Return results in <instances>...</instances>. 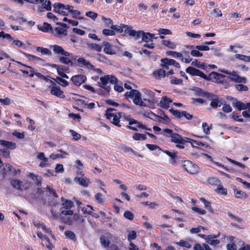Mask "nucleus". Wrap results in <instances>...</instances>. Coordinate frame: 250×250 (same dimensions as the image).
Segmentation results:
<instances>
[{
    "label": "nucleus",
    "mask_w": 250,
    "mask_h": 250,
    "mask_svg": "<svg viewBox=\"0 0 250 250\" xmlns=\"http://www.w3.org/2000/svg\"><path fill=\"white\" fill-rule=\"evenodd\" d=\"M113 111H116V110L113 108H108L106 110L105 114L106 117L107 119L110 121L114 125L118 127H121L122 125L120 124V119L122 117V114H124L121 112H113ZM124 117L125 120L129 122L128 125L126 126V128L127 129L133 131H137V128L132 126L133 125H136V126L139 128L145 129L148 131H151V129L150 128L146 127V125L143 124L142 123L131 118L130 115L126 116L124 114Z\"/></svg>",
    "instance_id": "1"
},
{
    "label": "nucleus",
    "mask_w": 250,
    "mask_h": 250,
    "mask_svg": "<svg viewBox=\"0 0 250 250\" xmlns=\"http://www.w3.org/2000/svg\"><path fill=\"white\" fill-rule=\"evenodd\" d=\"M186 71L191 76H199L207 81H211L214 83L222 84L227 83V80H225L226 76L216 72L212 71L207 76L202 71L192 66L187 67Z\"/></svg>",
    "instance_id": "2"
},
{
    "label": "nucleus",
    "mask_w": 250,
    "mask_h": 250,
    "mask_svg": "<svg viewBox=\"0 0 250 250\" xmlns=\"http://www.w3.org/2000/svg\"><path fill=\"white\" fill-rule=\"evenodd\" d=\"M124 86L126 89L130 90L125 92L124 95L127 100L132 99L133 103L137 105L146 106V104L142 101L141 94L139 90L132 89L131 86L127 83H125Z\"/></svg>",
    "instance_id": "3"
},
{
    "label": "nucleus",
    "mask_w": 250,
    "mask_h": 250,
    "mask_svg": "<svg viewBox=\"0 0 250 250\" xmlns=\"http://www.w3.org/2000/svg\"><path fill=\"white\" fill-rule=\"evenodd\" d=\"M163 132L167 133V137H170V142L176 144V146L177 148L184 149L185 145L188 143V137H183L181 135L173 132V130L169 128H165Z\"/></svg>",
    "instance_id": "4"
},
{
    "label": "nucleus",
    "mask_w": 250,
    "mask_h": 250,
    "mask_svg": "<svg viewBox=\"0 0 250 250\" xmlns=\"http://www.w3.org/2000/svg\"><path fill=\"white\" fill-rule=\"evenodd\" d=\"M101 83H99V86L101 88L100 89L101 92L103 94H108L110 91V87L106 85L109 82L110 83L114 84L117 83L118 79L116 77L113 76L106 75L100 78Z\"/></svg>",
    "instance_id": "5"
},
{
    "label": "nucleus",
    "mask_w": 250,
    "mask_h": 250,
    "mask_svg": "<svg viewBox=\"0 0 250 250\" xmlns=\"http://www.w3.org/2000/svg\"><path fill=\"white\" fill-rule=\"evenodd\" d=\"M220 71L227 75H229V76L228 77V78L231 81L236 83H247V79L246 77L240 76L237 71L233 70L232 72H230L229 70L224 69L221 70Z\"/></svg>",
    "instance_id": "6"
},
{
    "label": "nucleus",
    "mask_w": 250,
    "mask_h": 250,
    "mask_svg": "<svg viewBox=\"0 0 250 250\" xmlns=\"http://www.w3.org/2000/svg\"><path fill=\"white\" fill-rule=\"evenodd\" d=\"M61 200L62 202V206L63 208L66 210L61 211V213L64 215H72L73 211L71 210V208L74 206V203L71 200H67L63 197H62Z\"/></svg>",
    "instance_id": "7"
},
{
    "label": "nucleus",
    "mask_w": 250,
    "mask_h": 250,
    "mask_svg": "<svg viewBox=\"0 0 250 250\" xmlns=\"http://www.w3.org/2000/svg\"><path fill=\"white\" fill-rule=\"evenodd\" d=\"M182 167L188 173L191 174H196L198 171V166L189 160L183 161Z\"/></svg>",
    "instance_id": "8"
},
{
    "label": "nucleus",
    "mask_w": 250,
    "mask_h": 250,
    "mask_svg": "<svg viewBox=\"0 0 250 250\" xmlns=\"http://www.w3.org/2000/svg\"><path fill=\"white\" fill-rule=\"evenodd\" d=\"M11 184L14 188L21 191L27 190L30 187V183L28 181L23 182L17 179L11 180Z\"/></svg>",
    "instance_id": "9"
},
{
    "label": "nucleus",
    "mask_w": 250,
    "mask_h": 250,
    "mask_svg": "<svg viewBox=\"0 0 250 250\" xmlns=\"http://www.w3.org/2000/svg\"><path fill=\"white\" fill-rule=\"evenodd\" d=\"M49 66H51L53 68H55L57 69L58 74L62 78L68 79V76L65 73V72H68L69 68L68 67L62 65H59L56 64H49Z\"/></svg>",
    "instance_id": "10"
},
{
    "label": "nucleus",
    "mask_w": 250,
    "mask_h": 250,
    "mask_svg": "<svg viewBox=\"0 0 250 250\" xmlns=\"http://www.w3.org/2000/svg\"><path fill=\"white\" fill-rule=\"evenodd\" d=\"M211 95H209V97L207 98L208 100L211 101L210 103V106L213 108L220 107L223 104L222 103V100L216 95H214L211 93Z\"/></svg>",
    "instance_id": "11"
},
{
    "label": "nucleus",
    "mask_w": 250,
    "mask_h": 250,
    "mask_svg": "<svg viewBox=\"0 0 250 250\" xmlns=\"http://www.w3.org/2000/svg\"><path fill=\"white\" fill-rule=\"evenodd\" d=\"M86 77L84 75L79 74L73 76L71 80L73 84L77 86H80L86 81Z\"/></svg>",
    "instance_id": "12"
},
{
    "label": "nucleus",
    "mask_w": 250,
    "mask_h": 250,
    "mask_svg": "<svg viewBox=\"0 0 250 250\" xmlns=\"http://www.w3.org/2000/svg\"><path fill=\"white\" fill-rule=\"evenodd\" d=\"M49 88L50 89V93L52 95L62 99H64L65 97L63 91L61 89V88L59 86H49Z\"/></svg>",
    "instance_id": "13"
},
{
    "label": "nucleus",
    "mask_w": 250,
    "mask_h": 250,
    "mask_svg": "<svg viewBox=\"0 0 250 250\" xmlns=\"http://www.w3.org/2000/svg\"><path fill=\"white\" fill-rule=\"evenodd\" d=\"M54 54L58 55H62L66 57H69L71 55L68 52L65 51L61 46L55 44L52 46Z\"/></svg>",
    "instance_id": "14"
},
{
    "label": "nucleus",
    "mask_w": 250,
    "mask_h": 250,
    "mask_svg": "<svg viewBox=\"0 0 250 250\" xmlns=\"http://www.w3.org/2000/svg\"><path fill=\"white\" fill-rule=\"evenodd\" d=\"M78 65L81 67L85 66L89 69L93 70L94 66L88 61L83 58H80L77 60Z\"/></svg>",
    "instance_id": "15"
},
{
    "label": "nucleus",
    "mask_w": 250,
    "mask_h": 250,
    "mask_svg": "<svg viewBox=\"0 0 250 250\" xmlns=\"http://www.w3.org/2000/svg\"><path fill=\"white\" fill-rule=\"evenodd\" d=\"M37 159L42 161L39 165L40 167H45L49 165L48 164V159L45 156L43 152H39L37 156Z\"/></svg>",
    "instance_id": "16"
},
{
    "label": "nucleus",
    "mask_w": 250,
    "mask_h": 250,
    "mask_svg": "<svg viewBox=\"0 0 250 250\" xmlns=\"http://www.w3.org/2000/svg\"><path fill=\"white\" fill-rule=\"evenodd\" d=\"M168 60V58H163L161 60V66L163 68L166 69V70H169L168 72L167 73V75H172L174 74V71L173 69L170 68V63H168L167 61Z\"/></svg>",
    "instance_id": "17"
},
{
    "label": "nucleus",
    "mask_w": 250,
    "mask_h": 250,
    "mask_svg": "<svg viewBox=\"0 0 250 250\" xmlns=\"http://www.w3.org/2000/svg\"><path fill=\"white\" fill-rule=\"evenodd\" d=\"M42 3V6H40L38 9V12L39 13H41L43 12V9H45L47 11L51 10V2L50 0H44L42 2H40Z\"/></svg>",
    "instance_id": "18"
},
{
    "label": "nucleus",
    "mask_w": 250,
    "mask_h": 250,
    "mask_svg": "<svg viewBox=\"0 0 250 250\" xmlns=\"http://www.w3.org/2000/svg\"><path fill=\"white\" fill-rule=\"evenodd\" d=\"M172 102V101L167 96H163L160 102L159 105L163 108L167 109L169 107L170 103Z\"/></svg>",
    "instance_id": "19"
},
{
    "label": "nucleus",
    "mask_w": 250,
    "mask_h": 250,
    "mask_svg": "<svg viewBox=\"0 0 250 250\" xmlns=\"http://www.w3.org/2000/svg\"><path fill=\"white\" fill-rule=\"evenodd\" d=\"M220 232L218 233L217 235L215 234H211L209 235L210 237H208L206 242L212 246H217L220 244V241L219 240L215 239L220 236Z\"/></svg>",
    "instance_id": "20"
},
{
    "label": "nucleus",
    "mask_w": 250,
    "mask_h": 250,
    "mask_svg": "<svg viewBox=\"0 0 250 250\" xmlns=\"http://www.w3.org/2000/svg\"><path fill=\"white\" fill-rule=\"evenodd\" d=\"M38 29L43 32L53 33V29L51 25L46 22H44L42 25H38Z\"/></svg>",
    "instance_id": "21"
},
{
    "label": "nucleus",
    "mask_w": 250,
    "mask_h": 250,
    "mask_svg": "<svg viewBox=\"0 0 250 250\" xmlns=\"http://www.w3.org/2000/svg\"><path fill=\"white\" fill-rule=\"evenodd\" d=\"M67 30L62 27H57L53 30V35L57 37L61 38L62 35L66 36L67 35Z\"/></svg>",
    "instance_id": "22"
},
{
    "label": "nucleus",
    "mask_w": 250,
    "mask_h": 250,
    "mask_svg": "<svg viewBox=\"0 0 250 250\" xmlns=\"http://www.w3.org/2000/svg\"><path fill=\"white\" fill-rule=\"evenodd\" d=\"M193 90L194 91L195 94L198 96H203L207 98L209 97V95H211V93L205 91L202 89L198 87H195Z\"/></svg>",
    "instance_id": "23"
},
{
    "label": "nucleus",
    "mask_w": 250,
    "mask_h": 250,
    "mask_svg": "<svg viewBox=\"0 0 250 250\" xmlns=\"http://www.w3.org/2000/svg\"><path fill=\"white\" fill-rule=\"evenodd\" d=\"M163 152L170 157V162L171 164H176V159L178 158L177 152H172L167 150H163Z\"/></svg>",
    "instance_id": "24"
},
{
    "label": "nucleus",
    "mask_w": 250,
    "mask_h": 250,
    "mask_svg": "<svg viewBox=\"0 0 250 250\" xmlns=\"http://www.w3.org/2000/svg\"><path fill=\"white\" fill-rule=\"evenodd\" d=\"M186 139L188 140V143H190L191 145L192 146V147H196V146H195V145H197V146H202L205 148H209L210 147L209 145H208L206 144H205L204 143H202V142L194 140H193L189 138H188V139Z\"/></svg>",
    "instance_id": "25"
},
{
    "label": "nucleus",
    "mask_w": 250,
    "mask_h": 250,
    "mask_svg": "<svg viewBox=\"0 0 250 250\" xmlns=\"http://www.w3.org/2000/svg\"><path fill=\"white\" fill-rule=\"evenodd\" d=\"M75 180L80 185L85 187H88L89 184L90 183V179L86 177L83 178L76 177L75 178Z\"/></svg>",
    "instance_id": "26"
},
{
    "label": "nucleus",
    "mask_w": 250,
    "mask_h": 250,
    "mask_svg": "<svg viewBox=\"0 0 250 250\" xmlns=\"http://www.w3.org/2000/svg\"><path fill=\"white\" fill-rule=\"evenodd\" d=\"M0 145L6 147L5 148L14 149L16 148V143L7 141L0 140Z\"/></svg>",
    "instance_id": "27"
},
{
    "label": "nucleus",
    "mask_w": 250,
    "mask_h": 250,
    "mask_svg": "<svg viewBox=\"0 0 250 250\" xmlns=\"http://www.w3.org/2000/svg\"><path fill=\"white\" fill-rule=\"evenodd\" d=\"M103 45L105 46L104 49V51L105 53L109 55H113L115 53V52L112 50V46L110 43L104 41L103 42Z\"/></svg>",
    "instance_id": "28"
},
{
    "label": "nucleus",
    "mask_w": 250,
    "mask_h": 250,
    "mask_svg": "<svg viewBox=\"0 0 250 250\" xmlns=\"http://www.w3.org/2000/svg\"><path fill=\"white\" fill-rule=\"evenodd\" d=\"M153 75L156 79H160L166 76V73L164 69L160 68L154 71L153 72Z\"/></svg>",
    "instance_id": "29"
},
{
    "label": "nucleus",
    "mask_w": 250,
    "mask_h": 250,
    "mask_svg": "<svg viewBox=\"0 0 250 250\" xmlns=\"http://www.w3.org/2000/svg\"><path fill=\"white\" fill-rule=\"evenodd\" d=\"M207 182L208 184L211 186H219V185L221 184V181L217 177H210L208 178Z\"/></svg>",
    "instance_id": "30"
},
{
    "label": "nucleus",
    "mask_w": 250,
    "mask_h": 250,
    "mask_svg": "<svg viewBox=\"0 0 250 250\" xmlns=\"http://www.w3.org/2000/svg\"><path fill=\"white\" fill-rule=\"evenodd\" d=\"M143 92L148 97L150 100L154 103L156 102L155 94L154 92L148 89L144 88L143 89Z\"/></svg>",
    "instance_id": "31"
},
{
    "label": "nucleus",
    "mask_w": 250,
    "mask_h": 250,
    "mask_svg": "<svg viewBox=\"0 0 250 250\" xmlns=\"http://www.w3.org/2000/svg\"><path fill=\"white\" fill-rule=\"evenodd\" d=\"M54 11L55 13H59L60 14L62 10H64L65 8V5L62 3L56 2L53 5Z\"/></svg>",
    "instance_id": "32"
},
{
    "label": "nucleus",
    "mask_w": 250,
    "mask_h": 250,
    "mask_svg": "<svg viewBox=\"0 0 250 250\" xmlns=\"http://www.w3.org/2000/svg\"><path fill=\"white\" fill-rule=\"evenodd\" d=\"M200 200L204 204L205 207L210 213H213V209L211 206V202L207 200L205 198L201 197Z\"/></svg>",
    "instance_id": "33"
},
{
    "label": "nucleus",
    "mask_w": 250,
    "mask_h": 250,
    "mask_svg": "<svg viewBox=\"0 0 250 250\" xmlns=\"http://www.w3.org/2000/svg\"><path fill=\"white\" fill-rule=\"evenodd\" d=\"M235 101H236V102L232 103V105L234 107L236 108L238 110L247 109V106L244 103L240 101H237L236 99H235Z\"/></svg>",
    "instance_id": "34"
},
{
    "label": "nucleus",
    "mask_w": 250,
    "mask_h": 250,
    "mask_svg": "<svg viewBox=\"0 0 250 250\" xmlns=\"http://www.w3.org/2000/svg\"><path fill=\"white\" fill-rule=\"evenodd\" d=\"M52 80L57 82L58 84L61 85L62 86L66 87L69 84L68 81L62 79L61 76H57L56 78H51Z\"/></svg>",
    "instance_id": "35"
},
{
    "label": "nucleus",
    "mask_w": 250,
    "mask_h": 250,
    "mask_svg": "<svg viewBox=\"0 0 250 250\" xmlns=\"http://www.w3.org/2000/svg\"><path fill=\"white\" fill-rule=\"evenodd\" d=\"M25 56L30 61L41 62L42 63H44L45 62V60H44L41 58H40L39 57H37L35 55H31V54H25Z\"/></svg>",
    "instance_id": "36"
},
{
    "label": "nucleus",
    "mask_w": 250,
    "mask_h": 250,
    "mask_svg": "<svg viewBox=\"0 0 250 250\" xmlns=\"http://www.w3.org/2000/svg\"><path fill=\"white\" fill-rule=\"evenodd\" d=\"M234 196L237 198H247L249 197L248 195L245 192L234 189Z\"/></svg>",
    "instance_id": "37"
},
{
    "label": "nucleus",
    "mask_w": 250,
    "mask_h": 250,
    "mask_svg": "<svg viewBox=\"0 0 250 250\" xmlns=\"http://www.w3.org/2000/svg\"><path fill=\"white\" fill-rule=\"evenodd\" d=\"M161 44L168 48L172 49H175L176 47V45L174 42L169 40H163L161 41Z\"/></svg>",
    "instance_id": "38"
},
{
    "label": "nucleus",
    "mask_w": 250,
    "mask_h": 250,
    "mask_svg": "<svg viewBox=\"0 0 250 250\" xmlns=\"http://www.w3.org/2000/svg\"><path fill=\"white\" fill-rule=\"evenodd\" d=\"M130 27L129 32V36L134 37L136 39H139L141 36V33H144L143 31L139 30L136 31V30H133Z\"/></svg>",
    "instance_id": "39"
},
{
    "label": "nucleus",
    "mask_w": 250,
    "mask_h": 250,
    "mask_svg": "<svg viewBox=\"0 0 250 250\" xmlns=\"http://www.w3.org/2000/svg\"><path fill=\"white\" fill-rule=\"evenodd\" d=\"M191 65L196 66L198 68H202L204 70H206L208 68V66L204 62H201L198 61L197 60H195L191 62Z\"/></svg>",
    "instance_id": "40"
},
{
    "label": "nucleus",
    "mask_w": 250,
    "mask_h": 250,
    "mask_svg": "<svg viewBox=\"0 0 250 250\" xmlns=\"http://www.w3.org/2000/svg\"><path fill=\"white\" fill-rule=\"evenodd\" d=\"M100 242L101 245L105 248L109 247L110 243V241L104 235H102L100 238Z\"/></svg>",
    "instance_id": "41"
},
{
    "label": "nucleus",
    "mask_w": 250,
    "mask_h": 250,
    "mask_svg": "<svg viewBox=\"0 0 250 250\" xmlns=\"http://www.w3.org/2000/svg\"><path fill=\"white\" fill-rule=\"evenodd\" d=\"M59 61L62 63L67 64L70 66H72L73 64L72 61L68 58V57L64 56L60 57L59 58Z\"/></svg>",
    "instance_id": "42"
},
{
    "label": "nucleus",
    "mask_w": 250,
    "mask_h": 250,
    "mask_svg": "<svg viewBox=\"0 0 250 250\" xmlns=\"http://www.w3.org/2000/svg\"><path fill=\"white\" fill-rule=\"evenodd\" d=\"M88 48L91 50H96L97 52H100L102 49V46L95 43H91L87 44Z\"/></svg>",
    "instance_id": "43"
},
{
    "label": "nucleus",
    "mask_w": 250,
    "mask_h": 250,
    "mask_svg": "<svg viewBox=\"0 0 250 250\" xmlns=\"http://www.w3.org/2000/svg\"><path fill=\"white\" fill-rule=\"evenodd\" d=\"M132 138L135 141L145 140L146 139V133H135L132 136Z\"/></svg>",
    "instance_id": "44"
},
{
    "label": "nucleus",
    "mask_w": 250,
    "mask_h": 250,
    "mask_svg": "<svg viewBox=\"0 0 250 250\" xmlns=\"http://www.w3.org/2000/svg\"><path fill=\"white\" fill-rule=\"evenodd\" d=\"M71 14H72V17L74 19H78V20H83L84 21L88 20L87 18H84L83 17H78L81 13L79 11L77 10H73L71 11Z\"/></svg>",
    "instance_id": "45"
},
{
    "label": "nucleus",
    "mask_w": 250,
    "mask_h": 250,
    "mask_svg": "<svg viewBox=\"0 0 250 250\" xmlns=\"http://www.w3.org/2000/svg\"><path fill=\"white\" fill-rule=\"evenodd\" d=\"M166 54L167 56H170L175 58H181L182 57V53L176 51H167Z\"/></svg>",
    "instance_id": "46"
},
{
    "label": "nucleus",
    "mask_w": 250,
    "mask_h": 250,
    "mask_svg": "<svg viewBox=\"0 0 250 250\" xmlns=\"http://www.w3.org/2000/svg\"><path fill=\"white\" fill-rule=\"evenodd\" d=\"M36 50L38 52H41L42 54L51 55L52 53L51 51L46 48H43V47H37Z\"/></svg>",
    "instance_id": "47"
},
{
    "label": "nucleus",
    "mask_w": 250,
    "mask_h": 250,
    "mask_svg": "<svg viewBox=\"0 0 250 250\" xmlns=\"http://www.w3.org/2000/svg\"><path fill=\"white\" fill-rule=\"evenodd\" d=\"M215 191L219 194L221 195H226L228 193L227 189L224 188L223 186H221V184L219 185V186H217V188L215 189Z\"/></svg>",
    "instance_id": "48"
},
{
    "label": "nucleus",
    "mask_w": 250,
    "mask_h": 250,
    "mask_svg": "<svg viewBox=\"0 0 250 250\" xmlns=\"http://www.w3.org/2000/svg\"><path fill=\"white\" fill-rule=\"evenodd\" d=\"M235 57L239 60H242L246 62H250V56H246L242 54H236Z\"/></svg>",
    "instance_id": "49"
},
{
    "label": "nucleus",
    "mask_w": 250,
    "mask_h": 250,
    "mask_svg": "<svg viewBox=\"0 0 250 250\" xmlns=\"http://www.w3.org/2000/svg\"><path fill=\"white\" fill-rule=\"evenodd\" d=\"M169 111L175 117L180 119L182 117V111L180 112L177 109H174L171 108L169 110Z\"/></svg>",
    "instance_id": "50"
},
{
    "label": "nucleus",
    "mask_w": 250,
    "mask_h": 250,
    "mask_svg": "<svg viewBox=\"0 0 250 250\" xmlns=\"http://www.w3.org/2000/svg\"><path fill=\"white\" fill-rule=\"evenodd\" d=\"M64 234L66 237L70 239L71 240L76 241L77 238L75 233L71 230H66L65 231Z\"/></svg>",
    "instance_id": "51"
},
{
    "label": "nucleus",
    "mask_w": 250,
    "mask_h": 250,
    "mask_svg": "<svg viewBox=\"0 0 250 250\" xmlns=\"http://www.w3.org/2000/svg\"><path fill=\"white\" fill-rule=\"evenodd\" d=\"M176 244L181 247H185L188 249L191 247V245L189 243L184 240H181L179 242H176Z\"/></svg>",
    "instance_id": "52"
},
{
    "label": "nucleus",
    "mask_w": 250,
    "mask_h": 250,
    "mask_svg": "<svg viewBox=\"0 0 250 250\" xmlns=\"http://www.w3.org/2000/svg\"><path fill=\"white\" fill-rule=\"evenodd\" d=\"M0 155L6 158L10 157V151L7 148L0 149Z\"/></svg>",
    "instance_id": "53"
},
{
    "label": "nucleus",
    "mask_w": 250,
    "mask_h": 250,
    "mask_svg": "<svg viewBox=\"0 0 250 250\" xmlns=\"http://www.w3.org/2000/svg\"><path fill=\"white\" fill-rule=\"evenodd\" d=\"M235 87L237 90L241 92L247 91L249 90V88L247 86L243 84H236L235 85Z\"/></svg>",
    "instance_id": "54"
},
{
    "label": "nucleus",
    "mask_w": 250,
    "mask_h": 250,
    "mask_svg": "<svg viewBox=\"0 0 250 250\" xmlns=\"http://www.w3.org/2000/svg\"><path fill=\"white\" fill-rule=\"evenodd\" d=\"M141 36L142 41L147 43L153 42V40L150 39L149 36L146 34V32H144V33H141Z\"/></svg>",
    "instance_id": "55"
},
{
    "label": "nucleus",
    "mask_w": 250,
    "mask_h": 250,
    "mask_svg": "<svg viewBox=\"0 0 250 250\" xmlns=\"http://www.w3.org/2000/svg\"><path fill=\"white\" fill-rule=\"evenodd\" d=\"M158 34L159 35H171L172 32L171 30L168 29L160 28L158 30Z\"/></svg>",
    "instance_id": "56"
},
{
    "label": "nucleus",
    "mask_w": 250,
    "mask_h": 250,
    "mask_svg": "<svg viewBox=\"0 0 250 250\" xmlns=\"http://www.w3.org/2000/svg\"><path fill=\"white\" fill-rule=\"evenodd\" d=\"M137 237V233L135 230H132L129 231L127 235V239L128 241H131L134 240Z\"/></svg>",
    "instance_id": "57"
},
{
    "label": "nucleus",
    "mask_w": 250,
    "mask_h": 250,
    "mask_svg": "<svg viewBox=\"0 0 250 250\" xmlns=\"http://www.w3.org/2000/svg\"><path fill=\"white\" fill-rule=\"evenodd\" d=\"M85 16L95 21L98 17V14L93 11H88L85 13Z\"/></svg>",
    "instance_id": "58"
},
{
    "label": "nucleus",
    "mask_w": 250,
    "mask_h": 250,
    "mask_svg": "<svg viewBox=\"0 0 250 250\" xmlns=\"http://www.w3.org/2000/svg\"><path fill=\"white\" fill-rule=\"evenodd\" d=\"M93 210V207L88 205L86 207H83L82 208V210L83 212L84 213H86L88 214H91L92 210Z\"/></svg>",
    "instance_id": "59"
},
{
    "label": "nucleus",
    "mask_w": 250,
    "mask_h": 250,
    "mask_svg": "<svg viewBox=\"0 0 250 250\" xmlns=\"http://www.w3.org/2000/svg\"><path fill=\"white\" fill-rule=\"evenodd\" d=\"M124 216L125 218H126L130 221L133 220L134 218V215L133 213L128 210L125 211L124 212Z\"/></svg>",
    "instance_id": "60"
},
{
    "label": "nucleus",
    "mask_w": 250,
    "mask_h": 250,
    "mask_svg": "<svg viewBox=\"0 0 250 250\" xmlns=\"http://www.w3.org/2000/svg\"><path fill=\"white\" fill-rule=\"evenodd\" d=\"M122 24H121L120 26L118 25H112L110 26V28L113 30V31H116L119 33H123V27H122Z\"/></svg>",
    "instance_id": "61"
},
{
    "label": "nucleus",
    "mask_w": 250,
    "mask_h": 250,
    "mask_svg": "<svg viewBox=\"0 0 250 250\" xmlns=\"http://www.w3.org/2000/svg\"><path fill=\"white\" fill-rule=\"evenodd\" d=\"M44 239L46 240L45 246L49 250H52L53 248V245L50 242L49 238L47 236H44Z\"/></svg>",
    "instance_id": "62"
},
{
    "label": "nucleus",
    "mask_w": 250,
    "mask_h": 250,
    "mask_svg": "<svg viewBox=\"0 0 250 250\" xmlns=\"http://www.w3.org/2000/svg\"><path fill=\"white\" fill-rule=\"evenodd\" d=\"M202 128L203 129V131L204 133L208 135L210 134V130L211 129V127L208 126V124L206 122H204L202 124Z\"/></svg>",
    "instance_id": "63"
},
{
    "label": "nucleus",
    "mask_w": 250,
    "mask_h": 250,
    "mask_svg": "<svg viewBox=\"0 0 250 250\" xmlns=\"http://www.w3.org/2000/svg\"><path fill=\"white\" fill-rule=\"evenodd\" d=\"M222 110L223 112L229 113L232 111V109L229 104L225 103L223 104Z\"/></svg>",
    "instance_id": "64"
}]
</instances>
